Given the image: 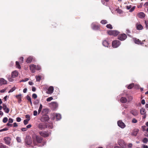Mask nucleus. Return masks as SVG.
Returning <instances> with one entry per match:
<instances>
[{
    "mask_svg": "<svg viewBox=\"0 0 148 148\" xmlns=\"http://www.w3.org/2000/svg\"><path fill=\"white\" fill-rule=\"evenodd\" d=\"M57 25L56 23H53L52 24V25L53 26V27L54 28L56 27Z\"/></svg>",
    "mask_w": 148,
    "mask_h": 148,
    "instance_id": "nucleus-59",
    "label": "nucleus"
},
{
    "mask_svg": "<svg viewBox=\"0 0 148 148\" xmlns=\"http://www.w3.org/2000/svg\"><path fill=\"white\" fill-rule=\"evenodd\" d=\"M135 8V6L133 7L132 8H131L130 10V12H132L133 11Z\"/></svg>",
    "mask_w": 148,
    "mask_h": 148,
    "instance_id": "nucleus-58",
    "label": "nucleus"
},
{
    "mask_svg": "<svg viewBox=\"0 0 148 148\" xmlns=\"http://www.w3.org/2000/svg\"><path fill=\"white\" fill-rule=\"evenodd\" d=\"M8 121V119L6 117H4L3 120V122L4 123H6Z\"/></svg>",
    "mask_w": 148,
    "mask_h": 148,
    "instance_id": "nucleus-41",
    "label": "nucleus"
},
{
    "mask_svg": "<svg viewBox=\"0 0 148 148\" xmlns=\"http://www.w3.org/2000/svg\"><path fill=\"white\" fill-rule=\"evenodd\" d=\"M13 120L12 119L10 118L9 119L8 123H12L13 122Z\"/></svg>",
    "mask_w": 148,
    "mask_h": 148,
    "instance_id": "nucleus-51",
    "label": "nucleus"
},
{
    "mask_svg": "<svg viewBox=\"0 0 148 148\" xmlns=\"http://www.w3.org/2000/svg\"><path fill=\"white\" fill-rule=\"evenodd\" d=\"M143 141L144 143H147L148 142V139L147 138H145L143 139Z\"/></svg>",
    "mask_w": 148,
    "mask_h": 148,
    "instance_id": "nucleus-40",
    "label": "nucleus"
},
{
    "mask_svg": "<svg viewBox=\"0 0 148 148\" xmlns=\"http://www.w3.org/2000/svg\"><path fill=\"white\" fill-rule=\"evenodd\" d=\"M140 113L142 115H143L146 114L145 110V108H142L140 109Z\"/></svg>",
    "mask_w": 148,
    "mask_h": 148,
    "instance_id": "nucleus-27",
    "label": "nucleus"
},
{
    "mask_svg": "<svg viewBox=\"0 0 148 148\" xmlns=\"http://www.w3.org/2000/svg\"><path fill=\"white\" fill-rule=\"evenodd\" d=\"M21 130L23 132L26 131L27 130V129L26 128H23L21 129Z\"/></svg>",
    "mask_w": 148,
    "mask_h": 148,
    "instance_id": "nucleus-60",
    "label": "nucleus"
},
{
    "mask_svg": "<svg viewBox=\"0 0 148 148\" xmlns=\"http://www.w3.org/2000/svg\"><path fill=\"white\" fill-rule=\"evenodd\" d=\"M38 128L40 130H42L45 129V128H53V125L51 123L49 124V125L48 126L46 124L43 123H39L38 126Z\"/></svg>",
    "mask_w": 148,
    "mask_h": 148,
    "instance_id": "nucleus-2",
    "label": "nucleus"
},
{
    "mask_svg": "<svg viewBox=\"0 0 148 148\" xmlns=\"http://www.w3.org/2000/svg\"><path fill=\"white\" fill-rule=\"evenodd\" d=\"M137 16L138 17L141 18H142L145 17V14L143 12H140L138 13Z\"/></svg>",
    "mask_w": 148,
    "mask_h": 148,
    "instance_id": "nucleus-13",
    "label": "nucleus"
},
{
    "mask_svg": "<svg viewBox=\"0 0 148 148\" xmlns=\"http://www.w3.org/2000/svg\"><path fill=\"white\" fill-rule=\"evenodd\" d=\"M7 81L3 78H1L0 80V85L6 84Z\"/></svg>",
    "mask_w": 148,
    "mask_h": 148,
    "instance_id": "nucleus-20",
    "label": "nucleus"
},
{
    "mask_svg": "<svg viewBox=\"0 0 148 148\" xmlns=\"http://www.w3.org/2000/svg\"><path fill=\"white\" fill-rule=\"evenodd\" d=\"M49 117L47 115H43L41 117L40 120L42 122L47 121L49 119Z\"/></svg>",
    "mask_w": 148,
    "mask_h": 148,
    "instance_id": "nucleus-9",
    "label": "nucleus"
},
{
    "mask_svg": "<svg viewBox=\"0 0 148 148\" xmlns=\"http://www.w3.org/2000/svg\"><path fill=\"white\" fill-rule=\"evenodd\" d=\"M11 138L10 137H5L4 138L3 140L6 144L10 145V143Z\"/></svg>",
    "mask_w": 148,
    "mask_h": 148,
    "instance_id": "nucleus-10",
    "label": "nucleus"
},
{
    "mask_svg": "<svg viewBox=\"0 0 148 148\" xmlns=\"http://www.w3.org/2000/svg\"><path fill=\"white\" fill-rule=\"evenodd\" d=\"M118 144L123 148H126V143L122 139L119 140L118 141Z\"/></svg>",
    "mask_w": 148,
    "mask_h": 148,
    "instance_id": "nucleus-7",
    "label": "nucleus"
},
{
    "mask_svg": "<svg viewBox=\"0 0 148 148\" xmlns=\"http://www.w3.org/2000/svg\"><path fill=\"white\" fill-rule=\"evenodd\" d=\"M7 147L1 143H0V148H6Z\"/></svg>",
    "mask_w": 148,
    "mask_h": 148,
    "instance_id": "nucleus-37",
    "label": "nucleus"
},
{
    "mask_svg": "<svg viewBox=\"0 0 148 148\" xmlns=\"http://www.w3.org/2000/svg\"><path fill=\"white\" fill-rule=\"evenodd\" d=\"M38 112L36 110H34V111L33 115L34 116H36L37 115Z\"/></svg>",
    "mask_w": 148,
    "mask_h": 148,
    "instance_id": "nucleus-53",
    "label": "nucleus"
},
{
    "mask_svg": "<svg viewBox=\"0 0 148 148\" xmlns=\"http://www.w3.org/2000/svg\"><path fill=\"white\" fill-rule=\"evenodd\" d=\"M32 90L33 92L35 91L36 90V88L35 87H32Z\"/></svg>",
    "mask_w": 148,
    "mask_h": 148,
    "instance_id": "nucleus-63",
    "label": "nucleus"
},
{
    "mask_svg": "<svg viewBox=\"0 0 148 148\" xmlns=\"http://www.w3.org/2000/svg\"><path fill=\"white\" fill-rule=\"evenodd\" d=\"M21 94H19L16 96V98L18 99V103H20L21 101Z\"/></svg>",
    "mask_w": 148,
    "mask_h": 148,
    "instance_id": "nucleus-25",
    "label": "nucleus"
},
{
    "mask_svg": "<svg viewBox=\"0 0 148 148\" xmlns=\"http://www.w3.org/2000/svg\"><path fill=\"white\" fill-rule=\"evenodd\" d=\"M130 112L134 116H136L138 114V112L136 110H132L130 111Z\"/></svg>",
    "mask_w": 148,
    "mask_h": 148,
    "instance_id": "nucleus-19",
    "label": "nucleus"
},
{
    "mask_svg": "<svg viewBox=\"0 0 148 148\" xmlns=\"http://www.w3.org/2000/svg\"><path fill=\"white\" fill-rule=\"evenodd\" d=\"M26 98L28 101L30 102L31 106H32V104L31 101V97L27 95L26 97Z\"/></svg>",
    "mask_w": 148,
    "mask_h": 148,
    "instance_id": "nucleus-26",
    "label": "nucleus"
},
{
    "mask_svg": "<svg viewBox=\"0 0 148 148\" xmlns=\"http://www.w3.org/2000/svg\"><path fill=\"white\" fill-rule=\"evenodd\" d=\"M141 103L143 104H144L145 103V101L144 99H142L141 101Z\"/></svg>",
    "mask_w": 148,
    "mask_h": 148,
    "instance_id": "nucleus-62",
    "label": "nucleus"
},
{
    "mask_svg": "<svg viewBox=\"0 0 148 148\" xmlns=\"http://www.w3.org/2000/svg\"><path fill=\"white\" fill-rule=\"evenodd\" d=\"M51 105L52 107L54 109H56L58 108V104L56 102H53L51 103Z\"/></svg>",
    "mask_w": 148,
    "mask_h": 148,
    "instance_id": "nucleus-18",
    "label": "nucleus"
},
{
    "mask_svg": "<svg viewBox=\"0 0 148 148\" xmlns=\"http://www.w3.org/2000/svg\"><path fill=\"white\" fill-rule=\"evenodd\" d=\"M35 70H39L41 69L40 66L38 65H35Z\"/></svg>",
    "mask_w": 148,
    "mask_h": 148,
    "instance_id": "nucleus-36",
    "label": "nucleus"
},
{
    "mask_svg": "<svg viewBox=\"0 0 148 148\" xmlns=\"http://www.w3.org/2000/svg\"><path fill=\"white\" fill-rule=\"evenodd\" d=\"M5 110V112L6 113H8L10 111V109L8 108H7L5 110Z\"/></svg>",
    "mask_w": 148,
    "mask_h": 148,
    "instance_id": "nucleus-50",
    "label": "nucleus"
},
{
    "mask_svg": "<svg viewBox=\"0 0 148 148\" xmlns=\"http://www.w3.org/2000/svg\"><path fill=\"white\" fill-rule=\"evenodd\" d=\"M16 89V88L15 87L12 88L9 91L8 93H10L11 92H13Z\"/></svg>",
    "mask_w": 148,
    "mask_h": 148,
    "instance_id": "nucleus-44",
    "label": "nucleus"
},
{
    "mask_svg": "<svg viewBox=\"0 0 148 148\" xmlns=\"http://www.w3.org/2000/svg\"><path fill=\"white\" fill-rule=\"evenodd\" d=\"M3 108L4 110H5L7 108L6 105L5 104H3Z\"/></svg>",
    "mask_w": 148,
    "mask_h": 148,
    "instance_id": "nucleus-54",
    "label": "nucleus"
},
{
    "mask_svg": "<svg viewBox=\"0 0 148 148\" xmlns=\"http://www.w3.org/2000/svg\"><path fill=\"white\" fill-rule=\"evenodd\" d=\"M100 23L104 25L107 24L108 23V22L106 20H102L101 21Z\"/></svg>",
    "mask_w": 148,
    "mask_h": 148,
    "instance_id": "nucleus-31",
    "label": "nucleus"
},
{
    "mask_svg": "<svg viewBox=\"0 0 148 148\" xmlns=\"http://www.w3.org/2000/svg\"><path fill=\"white\" fill-rule=\"evenodd\" d=\"M93 29L95 30H98L99 29V26L96 25H94L93 27Z\"/></svg>",
    "mask_w": 148,
    "mask_h": 148,
    "instance_id": "nucleus-29",
    "label": "nucleus"
},
{
    "mask_svg": "<svg viewBox=\"0 0 148 148\" xmlns=\"http://www.w3.org/2000/svg\"><path fill=\"white\" fill-rule=\"evenodd\" d=\"M16 64L17 68H18L19 69H21V67L19 64V62L18 61H16Z\"/></svg>",
    "mask_w": 148,
    "mask_h": 148,
    "instance_id": "nucleus-32",
    "label": "nucleus"
},
{
    "mask_svg": "<svg viewBox=\"0 0 148 148\" xmlns=\"http://www.w3.org/2000/svg\"><path fill=\"white\" fill-rule=\"evenodd\" d=\"M27 88H25L23 90V92L24 93H26L27 91Z\"/></svg>",
    "mask_w": 148,
    "mask_h": 148,
    "instance_id": "nucleus-64",
    "label": "nucleus"
},
{
    "mask_svg": "<svg viewBox=\"0 0 148 148\" xmlns=\"http://www.w3.org/2000/svg\"><path fill=\"white\" fill-rule=\"evenodd\" d=\"M33 143L36 146L42 147L44 145L45 143L43 141V138L38 135H35L32 136Z\"/></svg>",
    "mask_w": 148,
    "mask_h": 148,
    "instance_id": "nucleus-1",
    "label": "nucleus"
},
{
    "mask_svg": "<svg viewBox=\"0 0 148 148\" xmlns=\"http://www.w3.org/2000/svg\"><path fill=\"white\" fill-rule=\"evenodd\" d=\"M18 126L17 124L16 123H13V127H16Z\"/></svg>",
    "mask_w": 148,
    "mask_h": 148,
    "instance_id": "nucleus-61",
    "label": "nucleus"
},
{
    "mask_svg": "<svg viewBox=\"0 0 148 148\" xmlns=\"http://www.w3.org/2000/svg\"><path fill=\"white\" fill-rule=\"evenodd\" d=\"M145 23L146 28L148 29V21H145Z\"/></svg>",
    "mask_w": 148,
    "mask_h": 148,
    "instance_id": "nucleus-49",
    "label": "nucleus"
},
{
    "mask_svg": "<svg viewBox=\"0 0 148 148\" xmlns=\"http://www.w3.org/2000/svg\"><path fill=\"white\" fill-rule=\"evenodd\" d=\"M132 8V5H127L126 7V8L128 10H129L130 9Z\"/></svg>",
    "mask_w": 148,
    "mask_h": 148,
    "instance_id": "nucleus-56",
    "label": "nucleus"
},
{
    "mask_svg": "<svg viewBox=\"0 0 148 148\" xmlns=\"http://www.w3.org/2000/svg\"><path fill=\"white\" fill-rule=\"evenodd\" d=\"M16 120L18 122H20L21 121V119L20 117H17L16 118Z\"/></svg>",
    "mask_w": 148,
    "mask_h": 148,
    "instance_id": "nucleus-55",
    "label": "nucleus"
},
{
    "mask_svg": "<svg viewBox=\"0 0 148 148\" xmlns=\"http://www.w3.org/2000/svg\"><path fill=\"white\" fill-rule=\"evenodd\" d=\"M120 101L122 103H125L127 101V99L125 97H122L120 99Z\"/></svg>",
    "mask_w": 148,
    "mask_h": 148,
    "instance_id": "nucleus-24",
    "label": "nucleus"
},
{
    "mask_svg": "<svg viewBox=\"0 0 148 148\" xmlns=\"http://www.w3.org/2000/svg\"><path fill=\"white\" fill-rule=\"evenodd\" d=\"M54 90L53 87L52 86H50L48 89L47 93L51 94L53 93Z\"/></svg>",
    "mask_w": 148,
    "mask_h": 148,
    "instance_id": "nucleus-15",
    "label": "nucleus"
},
{
    "mask_svg": "<svg viewBox=\"0 0 148 148\" xmlns=\"http://www.w3.org/2000/svg\"><path fill=\"white\" fill-rule=\"evenodd\" d=\"M127 97L130 101H131L133 99V97L131 96H128Z\"/></svg>",
    "mask_w": 148,
    "mask_h": 148,
    "instance_id": "nucleus-43",
    "label": "nucleus"
},
{
    "mask_svg": "<svg viewBox=\"0 0 148 148\" xmlns=\"http://www.w3.org/2000/svg\"><path fill=\"white\" fill-rule=\"evenodd\" d=\"M134 84L132 83L129 85V86L127 87V88L128 89H131L134 87Z\"/></svg>",
    "mask_w": 148,
    "mask_h": 148,
    "instance_id": "nucleus-30",
    "label": "nucleus"
},
{
    "mask_svg": "<svg viewBox=\"0 0 148 148\" xmlns=\"http://www.w3.org/2000/svg\"><path fill=\"white\" fill-rule=\"evenodd\" d=\"M16 140L17 142L18 143H21V141L20 137H17L16 138Z\"/></svg>",
    "mask_w": 148,
    "mask_h": 148,
    "instance_id": "nucleus-39",
    "label": "nucleus"
},
{
    "mask_svg": "<svg viewBox=\"0 0 148 148\" xmlns=\"http://www.w3.org/2000/svg\"><path fill=\"white\" fill-rule=\"evenodd\" d=\"M53 99V98L52 97H49L46 100L47 101H51V100H52Z\"/></svg>",
    "mask_w": 148,
    "mask_h": 148,
    "instance_id": "nucleus-45",
    "label": "nucleus"
},
{
    "mask_svg": "<svg viewBox=\"0 0 148 148\" xmlns=\"http://www.w3.org/2000/svg\"><path fill=\"white\" fill-rule=\"evenodd\" d=\"M117 124L120 127L123 128L125 127V125L121 121L119 120L118 121Z\"/></svg>",
    "mask_w": 148,
    "mask_h": 148,
    "instance_id": "nucleus-11",
    "label": "nucleus"
},
{
    "mask_svg": "<svg viewBox=\"0 0 148 148\" xmlns=\"http://www.w3.org/2000/svg\"><path fill=\"white\" fill-rule=\"evenodd\" d=\"M42 106L41 104H40L38 110V113L39 114L41 111Z\"/></svg>",
    "mask_w": 148,
    "mask_h": 148,
    "instance_id": "nucleus-42",
    "label": "nucleus"
},
{
    "mask_svg": "<svg viewBox=\"0 0 148 148\" xmlns=\"http://www.w3.org/2000/svg\"><path fill=\"white\" fill-rule=\"evenodd\" d=\"M33 58L32 56H29L27 59L26 62L27 63H29L32 61Z\"/></svg>",
    "mask_w": 148,
    "mask_h": 148,
    "instance_id": "nucleus-22",
    "label": "nucleus"
},
{
    "mask_svg": "<svg viewBox=\"0 0 148 148\" xmlns=\"http://www.w3.org/2000/svg\"><path fill=\"white\" fill-rule=\"evenodd\" d=\"M53 119H56V121H58L60 120L61 118V116L60 114H56L54 115Z\"/></svg>",
    "mask_w": 148,
    "mask_h": 148,
    "instance_id": "nucleus-12",
    "label": "nucleus"
},
{
    "mask_svg": "<svg viewBox=\"0 0 148 148\" xmlns=\"http://www.w3.org/2000/svg\"><path fill=\"white\" fill-rule=\"evenodd\" d=\"M35 65L32 64L30 66V69L31 72L34 73L35 72Z\"/></svg>",
    "mask_w": 148,
    "mask_h": 148,
    "instance_id": "nucleus-17",
    "label": "nucleus"
},
{
    "mask_svg": "<svg viewBox=\"0 0 148 148\" xmlns=\"http://www.w3.org/2000/svg\"><path fill=\"white\" fill-rule=\"evenodd\" d=\"M136 26L137 29L138 30H142L143 28V27L142 25H141L139 24L138 23H137L136 24Z\"/></svg>",
    "mask_w": 148,
    "mask_h": 148,
    "instance_id": "nucleus-16",
    "label": "nucleus"
},
{
    "mask_svg": "<svg viewBox=\"0 0 148 148\" xmlns=\"http://www.w3.org/2000/svg\"><path fill=\"white\" fill-rule=\"evenodd\" d=\"M137 122V120L135 118H133L132 121V123H136Z\"/></svg>",
    "mask_w": 148,
    "mask_h": 148,
    "instance_id": "nucleus-46",
    "label": "nucleus"
},
{
    "mask_svg": "<svg viewBox=\"0 0 148 148\" xmlns=\"http://www.w3.org/2000/svg\"><path fill=\"white\" fill-rule=\"evenodd\" d=\"M127 37L126 34H121L118 36V39L121 41H123L125 40Z\"/></svg>",
    "mask_w": 148,
    "mask_h": 148,
    "instance_id": "nucleus-8",
    "label": "nucleus"
},
{
    "mask_svg": "<svg viewBox=\"0 0 148 148\" xmlns=\"http://www.w3.org/2000/svg\"><path fill=\"white\" fill-rule=\"evenodd\" d=\"M121 44V42L118 40H114L112 42V46L114 48H117L119 47Z\"/></svg>",
    "mask_w": 148,
    "mask_h": 148,
    "instance_id": "nucleus-4",
    "label": "nucleus"
},
{
    "mask_svg": "<svg viewBox=\"0 0 148 148\" xmlns=\"http://www.w3.org/2000/svg\"><path fill=\"white\" fill-rule=\"evenodd\" d=\"M25 142L26 144L29 145L32 143V139L31 137L29 136H27L25 138Z\"/></svg>",
    "mask_w": 148,
    "mask_h": 148,
    "instance_id": "nucleus-6",
    "label": "nucleus"
},
{
    "mask_svg": "<svg viewBox=\"0 0 148 148\" xmlns=\"http://www.w3.org/2000/svg\"><path fill=\"white\" fill-rule=\"evenodd\" d=\"M32 97L33 98L35 99L37 98V96L36 94L34 93L32 95Z\"/></svg>",
    "mask_w": 148,
    "mask_h": 148,
    "instance_id": "nucleus-47",
    "label": "nucleus"
},
{
    "mask_svg": "<svg viewBox=\"0 0 148 148\" xmlns=\"http://www.w3.org/2000/svg\"><path fill=\"white\" fill-rule=\"evenodd\" d=\"M36 81L37 82H39L40 81V80L41 79V76H36Z\"/></svg>",
    "mask_w": 148,
    "mask_h": 148,
    "instance_id": "nucleus-33",
    "label": "nucleus"
},
{
    "mask_svg": "<svg viewBox=\"0 0 148 148\" xmlns=\"http://www.w3.org/2000/svg\"><path fill=\"white\" fill-rule=\"evenodd\" d=\"M144 6L145 8L146 9L147 11L148 12V2H146L144 5Z\"/></svg>",
    "mask_w": 148,
    "mask_h": 148,
    "instance_id": "nucleus-34",
    "label": "nucleus"
},
{
    "mask_svg": "<svg viewBox=\"0 0 148 148\" xmlns=\"http://www.w3.org/2000/svg\"><path fill=\"white\" fill-rule=\"evenodd\" d=\"M29 120V119H26L25 120L23 121V123L25 125H26L28 123V121Z\"/></svg>",
    "mask_w": 148,
    "mask_h": 148,
    "instance_id": "nucleus-38",
    "label": "nucleus"
},
{
    "mask_svg": "<svg viewBox=\"0 0 148 148\" xmlns=\"http://www.w3.org/2000/svg\"><path fill=\"white\" fill-rule=\"evenodd\" d=\"M12 77L15 78L18 76V73L16 71H15L12 72Z\"/></svg>",
    "mask_w": 148,
    "mask_h": 148,
    "instance_id": "nucleus-14",
    "label": "nucleus"
},
{
    "mask_svg": "<svg viewBox=\"0 0 148 148\" xmlns=\"http://www.w3.org/2000/svg\"><path fill=\"white\" fill-rule=\"evenodd\" d=\"M108 33L110 35H112L114 36H116L118 35L119 32L117 30H109L108 32Z\"/></svg>",
    "mask_w": 148,
    "mask_h": 148,
    "instance_id": "nucleus-5",
    "label": "nucleus"
},
{
    "mask_svg": "<svg viewBox=\"0 0 148 148\" xmlns=\"http://www.w3.org/2000/svg\"><path fill=\"white\" fill-rule=\"evenodd\" d=\"M8 130V129L7 128H4L3 129H1L0 130V132H2L4 131H6Z\"/></svg>",
    "mask_w": 148,
    "mask_h": 148,
    "instance_id": "nucleus-48",
    "label": "nucleus"
},
{
    "mask_svg": "<svg viewBox=\"0 0 148 148\" xmlns=\"http://www.w3.org/2000/svg\"><path fill=\"white\" fill-rule=\"evenodd\" d=\"M134 40L135 43L138 44H143V42L139 40V39L135 38L134 39Z\"/></svg>",
    "mask_w": 148,
    "mask_h": 148,
    "instance_id": "nucleus-23",
    "label": "nucleus"
},
{
    "mask_svg": "<svg viewBox=\"0 0 148 148\" xmlns=\"http://www.w3.org/2000/svg\"><path fill=\"white\" fill-rule=\"evenodd\" d=\"M103 45L106 47H108L109 45V43L106 40H104L102 42Z\"/></svg>",
    "mask_w": 148,
    "mask_h": 148,
    "instance_id": "nucleus-21",
    "label": "nucleus"
},
{
    "mask_svg": "<svg viewBox=\"0 0 148 148\" xmlns=\"http://www.w3.org/2000/svg\"><path fill=\"white\" fill-rule=\"evenodd\" d=\"M38 133L41 136L44 138L48 137L51 134L50 132L48 131H40L38 132Z\"/></svg>",
    "mask_w": 148,
    "mask_h": 148,
    "instance_id": "nucleus-3",
    "label": "nucleus"
},
{
    "mask_svg": "<svg viewBox=\"0 0 148 148\" xmlns=\"http://www.w3.org/2000/svg\"><path fill=\"white\" fill-rule=\"evenodd\" d=\"M23 58L21 57L19 59V61L21 63H23Z\"/></svg>",
    "mask_w": 148,
    "mask_h": 148,
    "instance_id": "nucleus-52",
    "label": "nucleus"
},
{
    "mask_svg": "<svg viewBox=\"0 0 148 148\" xmlns=\"http://www.w3.org/2000/svg\"><path fill=\"white\" fill-rule=\"evenodd\" d=\"M106 27H107V28L110 29H112L113 28L112 25L110 24H107L106 25Z\"/></svg>",
    "mask_w": 148,
    "mask_h": 148,
    "instance_id": "nucleus-35",
    "label": "nucleus"
},
{
    "mask_svg": "<svg viewBox=\"0 0 148 148\" xmlns=\"http://www.w3.org/2000/svg\"><path fill=\"white\" fill-rule=\"evenodd\" d=\"M25 118L27 119H30V116L29 114H27L25 115Z\"/></svg>",
    "mask_w": 148,
    "mask_h": 148,
    "instance_id": "nucleus-57",
    "label": "nucleus"
},
{
    "mask_svg": "<svg viewBox=\"0 0 148 148\" xmlns=\"http://www.w3.org/2000/svg\"><path fill=\"white\" fill-rule=\"evenodd\" d=\"M138 131H139V130L138 129H135L134 130L133 132L132 133V134L134 135V136H136L137 133L138 132Z\"/></svg>",
    "mask_w": 148,
    "mask_h": 148,
    "instance_id": "nucleus-28",
    "label": "nucleus"
}]
</instances>
